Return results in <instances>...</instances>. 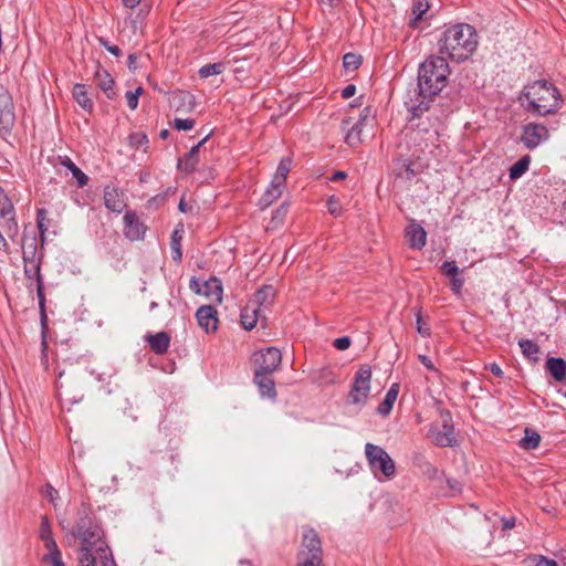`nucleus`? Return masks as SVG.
Here are the masks:
<instances>
[{"mask_svg": "<svg viewBox=\"0 0 566 566\" xmlns=\"http://www.w3.org/2000/svg\"><path fill=\"white\" fill-rule=\"evenodd\" d=\"M374 112L370 107H365L359 116V119L356 124H354L350 128H348L349 120H343L342 128L343 130H347L345 136V142L350 147L358 146L361 142V135L365 127L374 120Z\"/></svg>", "mask_w": 566, "mask_h": 566, "instance_id": "1a4fd4ad", "label": "nucleus"}, {"mask_svg": "<svg viewBox=\"0 0 566 566\" xmlns=\"http://www.w3.org/2000/svg\"><path fill=\"white\" fill-rule=\"evenodd\" d=\"M202 294L211 297L218 303L222 301V284L217 277H212L203 283Z\"/></svg>", "mask_w": 566, "mask_h": 566, "instance_id": "c756f323", "label": "nucleus"}, {"mask_svg": "<svg viewBox=\"0 0 566 566\" xmlns=\"http://www.w3.org/2000/svg\"><path fill=\"white\" fill-rule=\"evenodd\" d=\"M419 360L427 369H429V370L434 369L433 363L428 356L419 355Z\"/></svg>", "mask_w": 566, "mask_h": 566, "instance_id": "bf43d9fd", "label": "nucleus"}, {"mask_svg": "<svg viewBox=\"0 0 566 566\" xmlns=\"http://www.w3.org/2000/svg\"><path fill=\"white\" fill-rule=\"evenodd\" d=\"M190 289L198 294H202L203 284H201L197 279H191Z\"/></svg>", "mask_w": 566, "mask_h": 566, "instance_id": "13d9d810", "label": "nucleus"}, {"mask_svg": "<svg viewBox=\"0 0 566 566\" xmlns=\"http://www.w3.org/2000/svg\"><path fill=\"white\" fill-rule=\"evenodd\" d=\"M541 442V436L530 429H525V437L520 441V446L527 450H533L538 447Z\"/></svg>", "mask_w": 566, "mask_h": 566, "instance_id": "473e14b6", "label": "nucleus"}, {"mask_svg": "<svg viewBox=\"0 0 566 566\" xmlns=\"http://www.w3.org/2000/svg\"><path fill=\"white\" fill-rule=\"evenodd\" d=\"M478 44V33L468 23H457L448 27L438 42L441 56L455 62H462L472 56Z\"/></svg>", "mask_w": 566, "mask_h": 566, "instance_id": "f257e3e1", "label": "nucleus"}, {"mask_svg": "<svg viewBox=\"0 0 566 566\" xmlns=\"http://www.w3.org/2000/svg\"><path fill=\"white\" fill-rule=\"evenodd\" d=\"M406 237L408 239V243L410 248L416 250H421L427 242V232L424 229L412 221L407 228H406Z\"/></svg>", "mask_w": 566, "mask_h": 566, "instance_id": "6ab92c4d", "label": "nucleus"}, {"mask_svg": "<svg viewBox=\"0 0 566 566\" xmlns=\"http://www.w3.org/2000/svg\"><path fill=\"white\" fill-rule=\"evenodd\" d=\"M399 384H392L388 391L386 392L385 399L378 406V413L381 416H388L392 409L394 403L397 400L398 394H399Z\"/></svg>", "mask_w": 566, "mask_h": 566, "instance_id": "a878e982", "label": "nucleus"}, {"mask_svg": "<svg viewBox=\"0 0 566 566\" xmlns=\"http://www.w3.org/2000/svg\"><path fill=\"white\" fill-rule=\"evenodd\" d=\"M549 133L542 124L530 123L524 126L522 142L528 149H534L548 139Z\"/></svg>", "mask_w": 566, "mask_h": 566, "instance_id": "f8f14e48", "label": "nucleus"}, {"mask_svg": "<svg viewBox=\"0 0 566 566\" xmlns=\"http://www.w3.org/2000/svg\"><path fill=\"white\" fill-rule=\"evenodd\" d=\"M63 165L71 170L80 187L87 185L88 177L71 159L64 160Z\"/></svg>", "mask_w": 566, "mask_h": 566, "instance_id": "72a5a7b5", "label": "nucleus"}, {"mask_svg": "<svg viewBox=\"0 0 566 566\" xmlns=\"http://www.w3.org/2000/svg\"><path fill=\"white\" fill-rule=\"evenodd\" d=\"M129 142L132 145L139 147L147 143V136L143 133H134L129 135Z\"/></svg>", "mask_w": 566, "mask_h": 566, "instance_id": "a18cd8bd", "label": "nucleus"}, {"mask_svg": "<svg viewBox=\"0 0 566 566\" xmlns=\"http://www.w3.org/2000/svg\"><path fill=\"white\" fill-rule=\"evenodd\" d=\"M148 343L156 354H165L168 350L170 338L167 333L159 332L148 336Z\"/></svg>", "mask_w": 566, "mask_h": 566, "instance_id": "cd10ccee", "label": "nucleus"}, {"mask_svg": "<svg viewBox=\"0 0 566 566\" xmlns=\"http://www.w3.org/2000/svg\"><path fill=\"white\" fill-rule=\"evenodd\" d=\"M137 60H138V56L136 54H129L128 56V67L129 70L132 71H136L138 65H137Z\"/></svg>", "mask_w": 566, "mask_h": 566, "instance_id": "052dcab7", "label": "nucleus"}, {"mask_svg": "<svg viewBox=\"0 0 566 566\" xmlns=\"http://www.w3.org/2000/svg\"><path fill=\"white\" fill-rule=\"evenodd\" d=\"M126 101H127V106L130 108V109H136L137 106H138V98L136 97L135 94H133L132 92H127L126 93Z\"/></svg>", "mask_w": 566, "mask_h": 566, "instance_id": "864d4df0", "label": "nucleus"}, {"mask_svg": "<svg viewBox=\"0 0 566 566\" xmlns=\"http://www.w3.org/2000/svg\"><path fill=\"white\" fill-rule=\"evenodd\" d=\"M264 314L259 307L254 306V304H247L241 311V323L242 326L250 331L255 327L260 317Z\"/></svg>", "mask_w": 566, "mask_h": 566, "instance_id": "5701e85b", "label": "nucleus"}, {"mask_svg": "<svg viewBox=\"0 0 566 566\" xmlns=\"http://www.w3.org/2000/svg\"><path fill=\"white\" fill-rule=\"evenodd\" d=\"M546 368L556 381L566 379V361L563 358H549L546 361Z\"/></svg>", "mask_w": 566, "mask_h": 566, "instance_id": "bb28decb", "label": "nucleus"}, {"mask_svg": "<svg viewBox=\"0 0 566 566\" xmlns=\"http://www.w3.org/2000/svg\"><path fill=\"white\" fill-rule=\"evenodd\" d=\"M207 142V137L201 139L197 145L191 147L189 153L182 158L178 160V168L186 171L191 172L195 170L196 166L199 163V149L203 146V144Z\"/></svg>", "mask_w": 566, "mask_h": 566, "instance_id": "4be33fe9", "label": "nucleus"}, {"mask_svg": "<svg viewBox=\"0 0 566 566\" xmlns=\"http://www.w3.org/2000/svg\"><path fill=\"white\" fill-rule=\"evenodd\" d=\"M361 64V57L355 53H347L343 57V65L346 70L354 71Z\"/></svg>", "mask_w": 566, "mask_h": 566, "instance_id": "4c0bfd02", "label": "nucleus"}, {"mask_svg": "<svg viewBox=\"0 0 566 566\" xmlns=\"http://www.w3.org/2000/svg\"><path fill=\"white\" fill-rule=\"evenodd\" d=\"M52 536L51 525L46 516H42L40 524V537L45 538Z\"/></svg>", "mask_w": 566, "mask_h": 566, "instance_id": "c03bdc74", "label": "nucleus"}, {"mask_svg": "<svg viewBox=\"0 0 566 566\" xmlns=\"http://www.w3.org/2000/svg\"><path fill=\"white\" fill-rule=\"evenodd\" d=\"M104 203L108 210L117 213H120L126 207L124 193L119 191L117 188L113 187L105 188Z\"/></svg>", "mask_w": 566, "mask_h": 566, "instance_id": "a211bd4d", "label": "nucleus"}, {"mask_svg": "<svg viewBox=\"0 0 566 566\" xmlns=\"http://www.w3.org/2000/svg\"><path fill=\"white\" fill-rule=\"evenodd\" d=\"M45 548L49 551L48 554H54L55 552H60L54 538L52 536L42 538Z\"/></svg>", "mask_w": 566, "mask_h": 566, "instance_id": "09e8293b", "label": "nucleus"}, {"mask_svg": "<svg viewBox=\"0 0 566 566\" xmlns=\"http://www.w3.org/2000/svg\"><path fill=\"white\" fill-rule=\"evenodd\" d=\"M272 374H265L255 371L254 373V384L259 387L260 394L263 397L275 398V382L271 377Z\"/></svg>", "mask_w": 566, "mask_h": 566, "instance_id": "412c9836", "label": "nucleus"}, {"mask_svg": "<svg viewBox=\"0 0 566 566\" xmlns=\"http://www.w3.org/2000/svg\"><path fill=\"white\" fill-rule=\"evenodd\" d=\"M346 178V172L344 171H336L332 177H331V180L333 181H338V180H343Z\"/></svg>", "mask_w": 566, "mask_h": 566, "instance_id": "69168bd1", "label": "nucleus"}, {"mask_svg": "<svg viewBox=\"0 0 566 566\" xmlns=\"http://www.w3.org/2000/svg\"><path fill=\"white\" fill-rule=\"evenodd\" d=\"M43 560L50 563L52 566H64L61 552H55L54 554H46L43 557Z\"/></svg>", "mask_w": 566, "mask_h": 566, "instance_id": "37998d69", "label": "nucleus"}, {"mask_svg": "<svg viewBox=\"0 0 566 566\" xmlns=\"http://www.w3.org/2000/svg\"><path fill=\"white\" fill-rule=\"evenodd\" d=\"M441 418H442L441 429L432 428L430 430V432L433 437V442L439 447H452L455 443V437H454V432H453L454 431L453 424L451 423V417L447 412V413H443L441 416Z\"/></svg>", "mask_w": 566, "mask_h": 566, "instance_id": "ddd939ff", "label": "nucleus"}, {"mask_svg": "<svg viewBox=\"0 0 566 566\" xmlns=\"http://www.w3.org/2000/svg\"><path fill=\"white\" fill-rule=\"evenodd\" d=\"M73 535L82 541L80 566H96L94 553L105 552L106 543L102 528L93 522L88 509L84 506L78 511Z\"/></svg>", "mask_w": 566, "mask_h": 566, "instance_id": "f03ea898", "label": "nucleus"}, {"mask_svg": "<svg viewBox=\"0 0 566 566\" xmlns=\"http://www.w3.org/2000/svg\"><path fill=\"white\" fill-rule=\"evenodd\" d=\"M172 249V252H174V260L175 261H180L181 260V256H182V253H181V248L180 247H177V248H171Z\"/></svg>", "mask_w": 566, "mask_h": 566, "instance_id": "338daca9", "label": "nucleus"}, {"mask_svg": "<svg viewBox=\"0 0 566 566\" xmlns=\"http://www.w3.org/2000/svg\"><path fill=\"white\" fill-rule=\"evenodd\" d=\"M527 109L538 116L555 114L563 106L558 90L547 81H535L524 88Z\"/></svg>", "mask_w": 566, "mask_h": 566, "instance_id": "7ed1b4c3", "label": "nucleus"}, {"mask_svg": "<svg viewBox=\"0 0 566 566\" xmlns=\"http://www.w3.org/2000/svg\"><path fill=\"white\" fill-rule=\"evenodd\" d=\"M528 165H530L528 157L521 158L518 161H516L510 168V178L511 179L520 178L528 169Z\"/></svg>", "mask_w": 566, "mask_h": 566, "instance_id": "c9c22d12", "label": "nucleus"}, {"mask_svg": "<svg viewBox=\"0 0 566 566\" xmlns=\"http://www.w3.org/2000/svg\"><path fill=\"white\" fill-rule=\"evenodd\" d=\"M94 556L96 557V560H101L102 566H116L107 545H105V552L94 553Z\"/></svg>", "mask_w": 566, "mask_h": 566, "instance_id": "58836bf2", "label": "nucleus"}, {"mask_svg": "<svg viewBox=\"0 0 566 566\" xmlns=\"http://www.w3.org/2000/svg\"><path fill=\"white\" fill-rule=\"evenodd\" d=\"M43 494L53 504H55L59 499V492L50 484L45 485Z\"/></svg>", "mask_w": 566, "mask_h": 566, "instance_id": "49530a36", "label": "nucleus"}, {"mask_svg": "<svg viewBox=\"0 0 566 566\" xmlns=\"http://www.w3.org/2000/svg\"><path fill=\"white\" fill-rule=\"evenodd\" d=\"M224 70L223 63H212V64H206L199 70V75L202 78H207L211 75H218L221 74Z\"/></svg>", "mask_w": 566, "mask_h": 566, "instance_id": "e433bc0d", "label": "nucleus"}, {"mask_svg": "<svg viewBox=\"0 0 566 566\" xmlns=\"http://www.w3.org/2000/svg\"><path fill=\"white\" fill-rule=\"evenodd\" d=\"M73 98L85 111L92 112L93 102L88 96L87 90L83 84H75L72 91Z\"/></svg>", "mask_w": 566, "mask_h": 566, "instance_id": "c85d7f7f", "label": "nucleus"}, {"mask_svg": "<svg viewBox=\"0 0 566 566\" xmlns=\"http://www.w3.org/2000/svg\"><path fill=\"white\" fill-rule=\"evenodd\" d=\"M365 455L370 471L378 480L392 479L396 475V464L388 452L374 443L365 444Z\"/></svg>", "mask_w": 566, "mask_h": 566, "instance_id": "39448f33", "label": "nucleus"}, {"mask_svg": "<svg viewBox=\"0 0 566 566\" xmlns=\"http://www.w3.org/2000/svg\"><path fill=\"white\" fill-rule=\"evenodd\" d=\"M462 286L463 280L459 277V275L451 277V290L454 292V294L459 295L461 293Z\"/></svg>", "mask_w": 566, "mask_h": 566, "instance_id": "3c124183", "label": "nucleus"}, {"mask_svg": "<svg viewBox=\"0 0 566 566\" xmlns=\"http://www.w3.org/2000/svg\"><path fill=\"white\" fill-rule=\"evenodd\" d=\"M296 566H323V554H297Z\"/></svg>", "mask_w": 566, "mask_h": 566, "instance_id": "2f4dec72", "label": "nucleus"}, {"mask_svg": "<svg viewBox=\"0 0 566 566\" xmlns=\"http://www.w3.org/2000/svg\"><path fill=\"white\" fill-rule=\"evenodd\" d=\"M198 325L207 333L216 332L218 328L217 311L211 305H202L196 312Z\"/></svg>", "mask_w": 566, "mask_h": 566, "instance_id": "f3484780", "label": "nucleus"}, {"mask_svg": "<svg viewBox=\"0 0 566 566\" xmlns=\"http://www.w3.org/2000/svg\"><path fill=\"white\" fill-rule=\"evenodd\" d=\"M450 67L443 56H430L419 67L418 87L426 99L438 95L447 85Z\"/></svg>", "mask_w": 566, "mask_h": 566, "instance_id": "20e7f679", "label": "nucleus"}, {"mask_svg": "<svg viewBox=\"0 0 566 566\" xmlns=\"http://www.w3.org/2000/svg\"><path fill=\"white\" fill-rule=\"evenodd\" d=\"M106 50L115 56H119L122 54V51L117 45L106 46Z\"/></svg>", "mask_w": 566, "mask_h": 566, "instance_id": "0e129e2a", "label": "nucleus"}, {"mask_svg": "<svg viewBox=\"0 0 566 566\" xmlns=\"http://www.w3.org/2000/svg\"><path fill=\"white\" fill-rule=\"evenodd\" d=\"M352 340L348 336H343L334 340V347L338 350H345L349 348Z\"/></svg>", "mask_w": 566, "mask_h": 566, "instance_id": "de8ad7c7", "label": "nucleus"}, {"mask_svg": "<svg viewBox=\"0 0 566 566\" xmlns=\"http://www.w3.org/2000/svg\"><path fill=\"white\" fill-rule=\"evenodd\" d=\"M429 9L427 0H412V18L410 19V25L417 27V23L422 19V15Z\"/></svg>", "mask_w": 566, "mask_h": 566, "instance_id": "7c9ffc66", "label": "nucleus"}, {"mask_svg": "<svg viewBox=\"0 0 566 566\" xmlns=\"http://www.w3.org/2000/svg\"><path fill=\"white\" fill-rule=\"evenodd\" d=\"M171 106L178 112H191L195 108V96L189 92H178L171 97Z\"/></svg>", "mask_w": 566, "mask_h": 566, "instance_id": "b1692460", "label": "nucleus"}, {"mask_svg": "<svg viewBox=\"0 0 566 566\" xmlns=\"http://www.w3.org/2000/svg\"><path fill=\"white\" fill-rule=\"evenodd\" d=\"M356 93V86L353 85V84H349L347 85L343 91H342V96L344 98H350L352 96H354Z\"/></svg>", "mask_w": 566, "mask_h": 566, "instance_id": "4d7b16f0", "label": "nucleus"}, {"mask_svg": "<svg viewBox=\"0 0 566 566\" xmlns=\"http://www.w3.org/2000/svg\"><path fill=\"white\" fill-rule=\"evenodd\" d=\"M95 82L108 98H112L115 95L113 88L114 80L106 70L98 67L95 71Z\"/></svg>", "mask_w": 566, "mask_h": 566, "instance_id": "393cba45", "label": "nucleus"}, {"mask_svg": "<svg viewBox=\"0 0 566 566\" xmlns=\"http://www.w3.org/2000/svg\"><path fill=\"white\" fill-rule=\"evenodd\" d=\"M282 361V354L276 347H269L265 350H258L252 355L254 373L273 374Z\"/></svg>", "mask_w": 566, "mask_h": 566, "instance_id": "6e6552de", "label": "nucleus"}, {"mask_svg": "<svg viewBox=\"0 0 566 566\" xmlns=\"http://www.w3.org/2000/svg\"><path fill=\"white\" fill-rule=\"evenodd\" d=\"M35 247L31 245L30 250L23 249L24 273L29 279L35 277L38 281V296L40 303H43V285L41 282L40 263L34 259Z\"/></svg>", "mask_w": 566, "mask_h": 566, "instance_id": "4468645a", "label": "nucleus"}, {"mask_svg": "<svg viewBox=\"0 0 566 566\" xmlns=\"http://www.w3.org/2000/svg\"><path fill=\"white\" fill-rule=\"evenodd\" d=\"M429 108L428 102L421 101L417 106H411L410 109L415 116L420 115Z\"/></svg>", "mask_w": 566, "mask_h": 566, "instance_id": "603ef678", "label": "nucleus"}, {"mask_svg": "<svg viewBox=\"0 0 566 566\" xmlns=\"http://www.w3.org/2000/svg\"><path fill=\"white\" fill-rule=\"evenodd\" d=\"M292 167V159L283 157L277 166L276 172L273 176L270 187L265 190L261 198V205L269 207L272 205L283 192L287 175Z\"/></svg>", "mask_w": 566, "mask_h": 566, "instance_id": "423d86ee", "label": "nucleus"}, {"mask_svg": "<svg viewBox=\"0 0 566 566\" xmlns=\"http://www.w3.org/2000/svg\"><path fill=\"white\" fill-rule=\"evenodd\" d=\"M514 526H515V520L514 518L505 520L504 523H503V528L504 530H511Z\"/></svg>", "mask_w": 566, "mask_h": 566, "instance_id": "774afa93", "label": "nucleus"}, {"mask_svg": "<svg viewBox=\"0 0 566 566\" xmlns=\"http://www.w3.org/2000/svg\"><path fill=\"white\" fill-rule=\"evenodd\" d=\"M297 554H323L321 538L312 527H303L302 543Z\"/></svg>", "mask_w": 566, "mask_h": 566, "instance_id": "dca6fc26", "label": "nucleus"}, {"mask_svg": "<svg viewBox=\"0 0 566 566\" xmlns=\"http://www.w3.org/2000/svg\"><path fill=\"white\" fill-rule=\"evenodd\" d=\"M442 273L449 277H454L459 275V268L454 261H446L441 266Z\"/></svg>", "mask_w": 566, "mask_h": 566, "instance_id": "ea45409f", "label": "nucleus"}, {"mask_svg": "<svg viewBox=\"0 0 566 566\" xmlns=\"http://www.w3.org/2000/svg\"><path fill=\"white\" fill-rule=\"evenodd\" d=\"M15 122L14 105L8 91L0 86V136L3 139L11 134Z\"/></svg>", "mask_w": 566, "mask_h": 566, "instance_id": "9d476101", "label": "nucleus"}, {"mask_svg": "<svg viewBox=\"0 0 566 566\" xmlns=\"http://www.w3.org/2000/svg\"><path fill=\"white\" fill-rule=\"evenodd\" d=\"M275 298V290L271 285H264L253 297L248 302L249 304H254V306L259 307L261 311L268 310Z\"/></svg>", "mask_w": 566, "mask_h": 566, "instance_id": "aec40b11", "label": "nucleus"}, {"mask_svg": "<svg viewBox=\"0 0 566 566\" xmlns=\"http://www.w3.org/2000/svg\"><path fill=\"white\" fill-rule=\"evenodd\" d=\"M371 370L364 366L355 374L354 384L349 392L353 405H365L370 392Z\"/></svg>", "mask_w": 566, "mask_h": 566, "instance_id": "0eeeda50", "label": "nucleus"}, {"mask_svg": "<svg viewBox=\"0 0 566 566\" xmlns=\"http://www.w3.org/2000/svg\"><path fill=\"white\" fill-rule=\"evenodd\" d=\"M0 220L6 234L10 239L17 238L19 226L15 220L14 207L4 190L0 187Z\"/></svg>", "mask_w": 566, "mask_h": 566, "instance_id": "9b49d317", "label": "nucleus"}, {"mask_svg": "<svg viewBox=\"0 0 566 566\" xmlns=\"http://www.w3.org/2000/svg\"><path fill=\"white\" fill-rule=\"evenodd\" d=\"M417 329L418 333L421 334L422 336L430 335V328L428 326L422 325L420 314L417 315Z\"/></svg>", "mask_w": 566, "mask_h": 566, "instance_id": "5fc2aeb1", "label": "nucleus"}, {"mask_svg": "<svg viewBox=\"0 0 566 566\" xmlns=\"http://www.w3.org/2000/svg\"><path fill=\"white\" fill-rule=\"evenodd\" d=\"M489 369L496 377H502L503 376V370L501 369V367L497 364H491L489 366Z\"/></svg>", "mask_w": 566, "mask_h": 566, "instance_id": "680f3d73", "label": "nucleus"}, {"mask_svg": "<svg viewBox=\"0 0 566 566\" xmlns=\"http://www.w3.org/2000/svg\"><path fill=\"white\" fill-rule=\"evenodd\" d=\"M182 230L176 229L171 237V248L180 247V240L182 238Z\"/></svg>", "mask_w": 566, "mask_h": 566, "instance_id": "6e6d98bb", "label": "nucleus"}, {"mask_svg": "<svg viewBox=\"0 0 566 566\" xmlns=\"http://www.w3.org/2000/svg\"><path fill=\"white\" fill-rule=\"evenodd\" d=\"M327 208L331 214L336 217L339 216L342 207L339 200L335 196L328 198Z\"/></svg>", "mask_w": 566, "mask_h": 566, "instance_id": "79ce46f5", "label": "nucleus"}, {"mask_svg": "<svg viewBox=\"0 0 566 566\" xmlns=\"http://www.w3.org/2000/svg\"><path fill=\"white\" fill-rule=\"evenodd\" d=\"M123 3L126 8L134 9L140 3V0H123Z\"/></svg>", "mask_w": 566, "mask_h": 566, "instance_id": "e2e57ef3", "label": "nucleus"}, {"mask_svg": "<svg viewBox=\"0 0 566 566\" xmlns=\"http://www.w3.org/2000/svg\"><path fill=\"white\" fill-rule=\"evenodd\" d=\"M174 127L178 130H190L195 127V119L191 118H176L174 120Z\"/></svg>", "mask_w": 566, "mask_h": 566, "instance_id": "a19ab883", "label": "nucleus"}, {"mask_svg": "<svg viewBox=\"0 0 566 566\" xmlns=\"http://www.w3.org/2000/svg\"><path fill=\"white\" fill-rule=\"evenodd\" d=\"M518 345L524 356L536 359V356L539 353V347L536 343L531 339H522L518 342Z\"/></svg>", "mask_w": 566, "mask_h": 566, "instance_id": "f704fd0d", "label": "nucleus"}, {"mask_svg": "<svg viewBox=\"0 0 566 566\" xmlns=\"http://www.w3.org/2000/svg\"><path fill=\"white\" fill-rule=\"evenodd\" d=\"M535 566H558L554 559H548L545 556H536L535 557Z\"/></svg>", "mask_w": 566, "mask_h": 566, "instance_id": "8fccbe9b", "label": "nucleus"}, {"mask_svg": "<svg viewBox=\"0 0 566 566\" xmlns=\"http://www.w3.org/2000/svg\"><path fill=\"white\" fill-rule=\"evenodd\" d=\"M124 234L130 241L140 240L146 232L145 224L139 220L136 212L127 211L124 216Z\"/></svg>", "mask_w": 566, "mask_h": 566, "instance_id": "2eb2a0df", "label": "nucleus"}]
</instances>
